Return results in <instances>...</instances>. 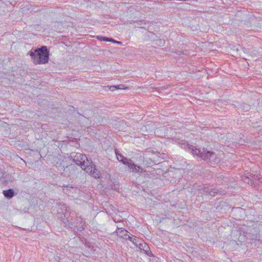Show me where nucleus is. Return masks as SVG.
<instances>
[{
	"mask_svg": "<svg viewBox=\"0 0 262 262\" xmlns=\"http://www.w3.org/2000/svg\"><path fill=\"white\" fill-rule=\"evenodd\" d=\"M128 168L133 169V172L135 173H141L143 171V169L140 166L136 165L134 163L132 162V164L128 165Z\"/></svg>",
	"mask_w": 262,
	"mask_h": 262,
	"instance_id": "nucleus-7",
	"label": "nucleus"
},
{
	"mask_svg": "<svg viewBox=\"0 0 262 262\" xmlns=\"http://www.w3.org/2000/svg\"><path fill=\"white\" fill-rule=\"evenodd\" d=\"M198 190L201 191V193L203 194L208 195L209 193V191L211 189L207 186H200V188H198Z\"/></svg>",
	"mask_w": 262,
	"mask_h": 262,
	"instance_id": "nucleus-12",
	"label": "nucleus"
},
{
	"mask_svg": "<svg viewBox=\"0 0 262 262\" xmlns=\"http://www.w3.org/2000/svg\"><path fill=\"white\" fill-rule=\"evenodd\" d=\"M117 86L113 85L110 87V89L112 91H114L115 90H117Z\"/></svg>",
	"mask_w": 262,
	"mask_h": 262,
	"instance_id": "nucleus-21",
	"label": "nucleus"
},
{
	"mask_svg": "<svg viewBox=\"0 0 262 262\" xmlns=\"http://www.w3.org/2000/svg\"><path fill=\"white\" fill-rule=\"evenodd\" d=\"M116 232L118 236L123 237L127 235L128 231L124 228H119L116 230Z\"/></svg>",
	"mask_w": 262,
	"mask_h": 262,
	"instance_id": "nucleus-11",
	"label": "nucleus"
},
{
	"mask_svg": "<svg viewBox=\"0 0 262 262\" xmlns=\"http://www.w3.org/2000/svg\"><path fill=\"white\" fill-rule=\"evenodd\" d=\"M62 187H63L64 192L72 197H75L74 194H79L80 192V189L77 187L65 185H63Z\"/></svg>",
	"mask_w": 262,
	"mask_h": 262,
	"instance_id": "nucleus-5",
	"label": "nucleus"
},
{
	"mask_svg": "<svg viewBox=\"0 0 262 262\" xmlns=\"http://www.w3.org/2000/svg\"><path fill=\"white\" fill-rule=\"evenodd\" d=\"M73 161L77 165L80 166L81 167L85 166V164L91 163L87 157L84 155L80 153H76V155L74 157Z\"/></svg>",
	"mask_w": 262,
	"mask_h": 262,
	"instance_id": "nucleus-3",
	"label": "nucleus"
},
{
	"mask_svg": "<svg viewBox=\"0 0 262 262\" xmlns=\"http://www.w3.org/2000/svg\"><path fill=\"white\" fill-rule=\"evenodd\" d=\"M116 156H117V159L118 160H119L120 161V159H122L124 157L122 155H121V154H119L118 152H116Z\"/></svg>",
	"mask_w": 262,
	"mask_h": 262,
	"instance_id": "nucleus-19",
	"label": "nucleus"
},
{
	"mask_svg": "<svg viewBox=\"0 0 262 262\" xmlns=\"http://www.w3.org/2000/svg\"><path fill=\"white\" fill-rule=\"evenodd\" d=\"M127 239L132 242L135 246L138 247L140 249H144L146 247L148 248L145 243H144L141 239L138 238L136 236H130L128 235Z\"/></svg>",
	"mask_w": 262,
	"mask_h": 262,
	"instance_id": "nucleus-4",
	"label": "nucleus"
},
{
	"mask_svg": "<svg viewBox=\"0 0 262 262\" xmlns=\"http://www.w3.org/2000/svg\"><path fill=\"white\" fill-rule=\"evenodd\" d=\"M256 177L258 179L259 182L262 183V178H260L258 176H256Z\"/></svg>",
	"mask_w": 262,
	"mask_h": 262,
	"instance_id": "nucleus-23",
	"label": "nucleus"
},
{
	"mask_svg": "<svg viewBox=\"0 0 262 262\" xmlns=\"http://www.w3.org/2000/svg\"><path fill=\"white\" fill-rule=\"evenodd\" d=\"M36 53L37 52H35V51L33 52H31L30 53V55L31 57V58L33 59V62H34V60L36 58Z\"/></svg>",
	"mask_w": 262,
	"mask_h": 262,
	"instance_id": "nucleus-16",
	"label": "nucleus"
},
{
	"mask_svg": "<svg viewBox=\"0 0 262 262\" xmlns=\"http://www.w3.org/2000/svg\"><path fill=\"white\" fill-rule=\"evenodd\" d=\"M3 193L6 198L9 199L12 198L15 195L14 190L12 189L3 190Z\"/></svg>",
	"mask_w": 262,
	"mask_h": 262,
	"instance_id": "nucleus-8",
	"label": "nucleus"
},
{
	"mask_svg": "<svg viewBox=\"0 0 262 262\" xmlns=\"http://www.w3.org/2000/svg\"><path fill=\"white\" fill-rule=\"evenodd\" d=\"M243 180L244 181V182L249 183L250 180H249V178H248V177H245V178H243Z\"/></svg>",
	"mask_w": 262,
	"mask_h": 262,
	"instance_id": "nucleus-20",
	"label": "nucleus"
},
{
	"mask_svg": "<svg viewBox=\"0 0 262 262\" xmlns=\"http://www.w3.org/2000/svg\"><path fill=\"white\" fill-rule=\"evenodd\" d=\"M249 233H247V237L250 239H257L259 237V235L257 234V230L252 228L250 230Z\"/></svg>",
	"mask_w": 262,
	"mask_h": 262,
	"instance_id": "nucleus-6",
	"label": "nucleus"
},
{
	"mask_svg": "<svg viewBox=\"0 0 262 262\" xmlns=\"http://www.w3.org/2000/svg\"><path fill=\"white\" fill-rule=\"evenodd\" d=\"M120 162H121L123 164L127 165L128 167V165L132 164L133 162L130 159H127L126 157H123L122 159H120Z\"/></svg>",
	"mask_w": 262,
	"mask_h": 262,
	"instance_id": "nucleus-14",
	"label": "nucleus"
},
{
	"mask_svg": "<svg viewBox=\"0 0 262 262\" xmlns=\"http://www.w3.org/2000/svg\"><path fill=\"white\" fill-rule=\"evenodd\" d=\"M250 184H251V185H252L253 184H254V182H252V181H251Z\"/></svg>",
	"mask_w": 262,
	"mask_h": 262,
	"instance_id": "nucleus-24",
	"label": "nucleus"
},
{
	"mask_svg": "<svg viewBox=\"0 0 262 262\" xmlns=\"http://www.w3.org/2000/svg\"><path fill=\"white\" fill-rule=\"evenodd\" d=\"M98 40L101 41H109L110 38L101 36H97L96 37Z\"/></svg>",
	"mask_w": 262,
	"mask_h": 262,
	"instance_id": "nucleus-15",
	"label": "nucleus"
},
{
	"mask_svg": "<svg viewBox=\"0 0 262 262\" xmlns=\"http://www.w3.org/2000/svg\"><path fill=\"white\" fill-rule=\"evenodd\" d=\"M109 41L110 42H114V43H117V44H119V45H120V44L122 43L121 42L115 40L113 39L112 38H110Z\"/></svg>",
	"mask_w": 262,
	"mask_h": 262,
	"instance_id": "nucleus-18",
	"label": "nucleus"
},
{
	"mask_svg": "<svg viewBox=\"0 0 262 262\" xmlns=\"http://www.w3.org/2000/svg\"><path fill=\"white\" fill-rule=\"evenodd\" d=\"M117 89H124V85H117Z\"/></svg>",
	"mask_w": 262,
	"mask_h": 262,
	"instance_id": "nucleus-22",
	"label": "nucleus"
},
{
	"mask_svg": "<svg viewBox=\"0 0 262 262\" xmlns=\"http://www.w3.org/2000/svg\"><path fill=\"white\" fill-rule=\"evenodd\" d=\"M91 175H92L95 178H99L100 177V172L98 169L96 168L95 165H94V169Z\"/></svg>",
	"mask_w": 262,
	"mask_h": 262,
	"instance_id": "nucleus-13",
	"label": "nucleus"
},
{
	"mask_svg": "<svg viewBox=\"0 0 262 262\" xmlns=\"http://www.w3.org/2000/svg\"><path fill=\"white\" fill-rule=\"evenodd\" d=\"M184 148L192 155L199 156L204 160L210 159L214 154L213 152L207 150L204 148L201 150L200 149H198L189 144L185 145Z\"/></svg>",
	"mask_w": 262,
	"mask_h": 262,
	"instance_id": "nucleus-1",
	"label": "nucleus"
},
{
	"mask_svg": "<svg viewBox=\"0 0 262 262\" xmlns=\"http://www.w3.org/2000/svg\"><path fill=\"white\" fill-rule=\"evenodd\" d=\"M250 109V106L249 104H244L243 110H244L245 111H248Z\"/></svg>",
	"mask_w": 262,
	"mask_h": 262,
	"instance_id": "nucleus-17",
	"label": "nucleus"
},
{
	"mask_svg": "<svg viewBox=\"0 0 262 262\" xmlns=\"http://www.w3.org/2000/svg\"><path fill=\"white\" fill-rule=\"evenodd\" d=\"M225 193L226 192L224 191H220L216 188H213L211 189L209 191V195H210L211 196H214L216 194H225Z\"/></svg>",
	"mask_w": 262,
	"mask_h": 262,
	"instance_id": "nucleus-10",
	"label": "nucleus"
},
{
	"mask_svg": "<svg viewBox=\"0 0 262 262\" xmlns=\"http://www.w3.org/2000/svg\"><path fill=\"white\" fill-rule=\"evenodd\" d=\"M36 58L34 60L35 64H45L48 62L49 52L46 46H42L40 48L35 50Z\"/></svg>",
	"mask_w": 262,
	"mask_h": 262,
	"instance_id": "nucleus-2",
	"label": "nucleus"
},
{
	"mask_svg": "<svg viewBox=\"0 0 262 262\" xmlns=\"http://www.w3.org/2000/svg\"><path fill=\"white\" fill-rule=\"evenodd\" d=\"M90 162L91 163L90 164H85V166H82L81 168L84 169L87 173L91 174L94 169L95 165L92 164V161H90Z\"/></svg>",
	"mask_w": 262,
	"mask_h": 262,
	"instance_id": "nucleus-9",
	"label": "nucleus"
}]
</instances>
